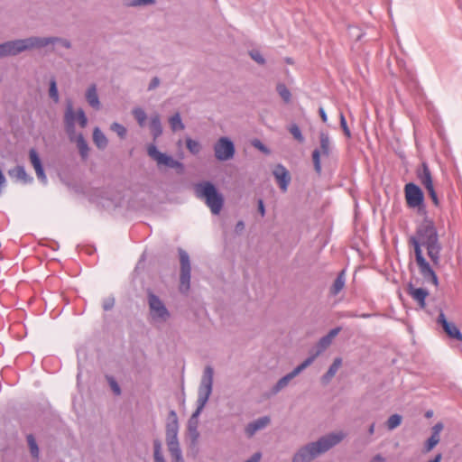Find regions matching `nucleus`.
<instances>
[{
	"instance_id": "f257e3e1",
	"label": "nucleus",
	"mask_w": 462,
	"mask_h": 462,
	"mask_svg": "<svg viewBox=\"0 0 462 462\" xmlns=\"http://www.w3.org/2000/svg\"><path fill=\"white\" fill-rule=\"evenodd\" d=\"M346 433L343 430L330 432L317 441L308 443L300 448L293 456L292 462H311L318 456L328 451L339 444Z\"/></svg>"
},
{
	"instance_id": "f03ea898",
	"label": "nucleus",
	"mask_w": 462,
	"mask_h": 462,
	"mask_svg": "<svg viewBox=\"0 0 462 462\" xmlns=\"http://www.w3.org/2000/svg\"><path fill=\"white\" fill-rule=\"evenodd\" d=\"M214 369L210 365H207L203 371L202 378L199 387L197 409L192 413L188 423V430L193 443H196L199 438L198 430V417L200 415L206 406L213 388Z\"/></svg>"
},
{
	"instance_id": "7ed1b4c3",
	"label": "nucleus",
	"mask_w": 462,
	"mask_h": 462,
	"mask_svg": "<svg viewBox=\"0 0 462 462\" xmlns=\"http://www.w3.org/2000/svg\"><path fill=\"white\" fill-rule=\"evenodd\" d=\"M417 237L420 243L427 248L428 256L435 265L439 263L441 245L439 243V236L432 221L425 220L417 229Z\"/></svg>"
},
{
	"instance_id": "20e7f679",
	"label": "nucleus",
	"mask_w": 462,
	"mask_h": 462,
	"mask_svg": "<svg viewBox=\"0 0 462 462\" xmlns=\"http://www.w3.org/2000/svg\"><path fill=\"white\" fill-rule=\"evenodd\" d=\"M194 193L197 199L205 202L213 215H218L221 212L225 203L224 196L212 182L204 180L196 183Z\"/></svg>"
},
{
	"instance_id": "39448f33",
	"label": "nucleus",
	"mask_w": 462,
	"mask_h": 462,
	"mask_svg": "<svg viewBox=\"0 0 462 462\" xmlns=\"http://www.w3.org/2000/svg\"><path fill=\"white\" fill-rule=\"evenodd\" d=\"M410 244H411L414 247L416 263L419 266L420 273L422 275L424 281L428 283L433 284L435 287H438V276L430 263L423 257L419 241L415 237H411Z\"/></svg>"
},
{
	"instance_id": "423d86ee",
	"label": "nucleus",
	"mask_w": 462,
	"mask_h": 462,
	"mask_svg": "<svg viewBox=\"0 0 462 462\" xmlns=\"http://www.w3.org/2000/svg\"><path fill=\"white\" fill-rule=\"evenodd\" d=\"M5 57L17 56L20 53L33 49H39L38 36H31L24 39H16L3 42Z\"/></svg>"
},
{
	"instance_id": "0eeeda50",
	"label": "nucleus",
	"mask_w": 462,
	"mask_h": 462,
	"mask_svg": "<svg viewBox=\"0 0 462 462\" xmlns=\"http://www.w3.org/2000/svg\"><path fill=\"white\" fill-rule=\"evenodd\" d=\"M147 303L149 314L153 322L164 323L169 319L171 314L165 304L150 290L147 291Z\"/></svg>"
},
{
	"instance_id": "6e6552de",
	"label": "nucleus",
	"mask_w": 462,
	"mask_h": 462,
	"mask_svg": "<svg viewBox=\"0 0 462 462\" xmlns=\"http://www.w3.org/2000/svg\"><path fill=\"white\" fill-rule=\"evenodd\" d=\"M178 252L180 263V291L186 293L190 287V260L189 254L182 248H179Z\"/></svg>"
},
{
	"instance_id": "1a4fd4ad",
	"label": "nucleus",
	"mask_w": 462,
	"mask_h": 462,
	"mask_svg": "<svg viewBox=\"0 0 462 462\" xmlns=\"http://www.w3.org/2000/svg\"><path fill=\"white\" fill-rule=\"evenodd\" d=\"M319 149H315L312 152V162L314 165L315 171L319 174L321 172V162L320 156L328 157L331 152V142L328 133L320 132L319 133Z\"/></svg>"
},
{
	"instance_id": "9d476101",
	"label": "nucleus",
	"mask_w": 462,
	"mask_h": 462,
	"mask_svg": "<svg viewBox=\"0 0 462 462\" xmlns=\"http://www.w3.org/2000/svg\"><path fill=\"white\" fill-rule=\"evenodd\" d=\"M340 331L341 328L337 327L332 328L326 336L322 337L310 351V356L305 359L303 363H307L309 367L314 360L332 344L334 337H336Z\"/></svg>"
},
{
	"instance_id": "9b49d317",
	"label": "nucleus",
	"mask_w": 462,
	"mask_h": 462,
	"mask_svg": "<svg viewBox=\"0 0 462 462\" xmlns=\"http://www.w3.org/2000/svg\"><path fill=\"white\" fill-rule=\"evenodd\" d=\"M147 153L153 161L156 162L159 167L166 166L171 169H179L180 171H183V164L181 162L176 161L166 153L161 152L158 151L156 145L152 143L147 146Z\"/></svg>"
},
{
	"instance_id": "f8f14e48",
	"label": "nucleus",
	"mask_w": 462,
	"mask_h": 462,
	"mask_svg": "<svg viewBox=\"0 0 462 462\" xmlns=\"http://www.w3.org/2000/svg\"><path fill=\"white\" fill-rule=\"evenodd\" d=\"M213 148L216 159L220 162L233 159L236 153L235 144L228 137H220Z\"/></svg>"
},
{
	"instance_id": "ddd939ff",
	"label": "nucleus",
	"mask_w": 462,
	"mask_h": 462,
	"mask_svg": "<svg viewBox=\"0 0 462 462\" xmlns=\"http://www.w3.org/2000/svg\"><path fill=\"white\" fill-rule=\"evenodd\" d=\"M407 206L411 208H420L423 205L424 195L421 189L412 183H407L404 187Z\"/></svg>"
},
{
	"instance_id": "4468645a",
	"label": "nucleus",
	"mask_w": 462,
	"mask_h": 462,
	"mask_svg": "<svg viewBox=\"0 0 462 462\" xmlns=\"http://www.w3.org/2000/svg\"><path fill=\"white\" fill-rule=\"evenodd\" d=\"M307 367H308V364L302 362L300 365L296 366L291 372H290L286 375L282 376L281 379L278 380V382L275 383V385L272 388V393L277 394L280 391H282L283 388H285L294 377H296L298 374H300Z\"/></svg>"
},
{
	"instance_id": "2eb2a0df",
	"label": "nucleus",
	"mask_w": 462,
	"mask_h": 462,
	"mask_svg": "<svg viewBox=\"0 0 462 462\" xmlns=\"http://www.w3.org/2000/svg\"><path fill=\"white\" fill-rule=\"evenodd\" d=\"M273 175L275 178L282 191L285 192L291 182V174L289 171L281 163L274 166Z\"/></svg>"
},
{
	"instance_id": "dca6fc26",
	"label": "nucleus",
	"mask_w": 462,
	"mask_h": 462,
	"mask_svg": "<svg viewBox=\"0 0 462 462\" xmlns=\"http://www.w3.org/2000/svg\"><path fill=\"white\" fill-rule=\"evenodd\" d=\"M406 291L408 295L418 304L420 309L426 308V299L429 296V291L424 288H418L410 282L407 285Z\"/></svg>"
},
{
	"instance_id": "f3484780",
	"label": "nucleus",
	"mask_w": 462,
	"mask_h": 462,
	"mask_svg": "<svg viewBox=\"0 0 462 462\" xmlns=\"http://www.w3.org/2000/svg\"><path fill=\"white\" fill-rule=\"evenodd\" d=\"M77 111H74L71 101H68L64 113V125L66 133L72 138L75 134V125L77 122Z\"/></svg>"
},
{
	"instance_id": "a211bd4d",
	"label": "nucleus",
	"mask_w": 462,
	"mask_h": 462,
	"mask_svg": "<svg viewBox=\"0 0 462 462\" xmlns=\"http://www.w3.org/2000/svg\"><path fill=\"white\" fill-rule=\"evenodd\" d=\"M438 323L440 324L447 335L453 339L462 340V333L457 327L446 319L445 314L441 311L438 317Z\"/></svg>"
},
{
	"instance_id": "6ab92c4d",
	"label": "nucleus",
	"mask_w": 462,
	"mask_h": 462,
	"mask_svg": "<svg viewBox=\"0 0 462 462\" xmlns=\"http://www.w3.org/2000/svg\"><path fill=\"white\" fill-rule=\"evenodd\" d=\"M29 159L31 162V164L35 170L36 176L40 181H42L43 184L47 183V177L44 172L41 158L37 152V151L33 148L30 149L29 151Z\"/></svg>"
},
{
	"instance_id": "aec40b11",
	"label": "nucleus",
	"mask_w": 462,
	"mask_h": 462,
	"mask_svg": "<svg viewBox=\"0 0 462 462\" xmlns=\"http://www.w3.org/2000/svg\"><path fill=\"white\" fill-rule=\"evenodd\" d=\"M179 431L178 417L175 411L169 412L168 421L166 424V440L177 439Z\"/></svg>"
},
{
	"instance_id": "412c9836",
	"label": "nucleus",
	"mask_w": 462,
	"mask_h": 462,
	"mask_svg": "<svg viewBox=\"0 0 462 462\" xmlns=\"http://www.w3.org/2000/svg\"><path fill=\"white\" fill-rule=\"evenodd\" d=\"M270 418L268 416L261 417L250 423L245 429V432L248 438H252L257 431L263 430L270 423Z\"/></svg>"
},
{
	"instance_id": "4be33fe9",
	"label": "nucleus",
	"mask_w": 462,
	"mask_h": 462,
	"mask_svg": "<svg viewBox=\"0 0 462 462\" xmlns=\"http://www.w3.org/2000/svg\"><path fill=\"white\" fill-rule=\"evenodd\" d=\"M56 43L60 44L62 47H64L66 49H70L72 46L70 41H69L68 39H65V38L55 37V36H51V37H39L38 36L39 49H42L51 44L53 45Z\"/></svg>"
},
{
	"instance_id": "5701e85b",
	"label": "nucleus",
	"mask_w": 462,
	"mask_h": 462,
	"mask_svg": "<svg viewBox=\"0 0 462 462\" xmlns=\"http://www.w3.org/2000/svg\"><path fill=\"white\" fill-rule=\"evenodd\" d=\"M416 174L418 180L426 189L434 187L431 172L426 162L421 164L420 168L417 170Z\"/></svg>"
},
{
	"instance_id": "b1692460",
	"label": "nucleus",
	"mask_w": 462,
	"mask_h": 462,
	"mask_svg": "<svg viewBox=\"0 0 462 462\" xmlns=\"http://www.w3.org/2000/svg\"><path fill=\"white\" fill-rule=\"evenodd\" d=\"M86 99L88 105L96 110L100 109V101L97 95V86L92 84L86 91Z\"/></svg>"
},
{
	"instance_id": "393cba45",
	"label": "nucleus",
	"mask_w": 462,
	"mask_h": 462,
	"mask_svg": "<svg viewBox=\"0 0 462 462\" xmlns=\"http://www.w3.org/2000/svg\"><path fill=\"white\" fill-rule=\"evenodd\" d=\"M342 365V359L340 357H337L334 359L332 365L329 366L328 370L321 377V381L323 383H329L332 378L335 376L340 366Z\"/></svg>"
},
{
	"instance_id": "a878e982",
	"label": "nucleus",
	"mask_w": 462,
	"mask_h": 462,
	"mask_svg": "<svg viewBox=\"0 0 462 462\" xmlns=\"http://www.w3.org/2000/svg\"><path fill=\"white\" fill-rule=\"evenodd\" d=\"M150 130L153 137V140H156L158 137L162 135V126L159 114H154L153 116H152L150 120Z\"/></svg>"
},
{
	"instance_id": "bb28decb",
	"label": "nucleus",
	"mask_w": 462,
	"mask_h": 462,
	"mask_svg": "<svg viewBox=\"0 0 462 462\" xmlns=\"http://www.w3.org/2000/svg\"><path fill=\"white\" fill-rule=\"evenodd\" d=\"M9 175L13 178L20 180L24 183H29L32 181V178L29 176L23 166H16L14 169L9 171Z\"/></svg>"
},
{
	"instance_id": "cd10ccee",
	"label": "nucleus",
	"mask_w": 462,
	"mask_h": 462,
	"mask_svg": "<svg viewBox=\"0 0 462 462\" xmlns=\"http://www.w3.org/2000/svg\"><path fill=\"white\" fill-rule=\"evenodd\" d=\"M346 283V276H345V271L342 270L335 279L332 286L329 289V292L331 295L336 296L345 287Z\"/></svg>"
},
{
	"instance_id": "c85d7f7f",
	"label": "nucleus",
	"mask_w": 462,
	"mask_h": 462,
	"mask_svg": "<svg viewBox=\"0 0 462 462\" xmlns=\"http://www.w3.org/2000/svg\"><path fill=\"white\" fill-rule=\"evenodd\" d=\"M93 142L100 150L105 149L108 143L107 138L98 127H96L93 131Z\"/></svg>"
},
{
	"instance_id": "c756f323",
	"label": "nucleus",
	"mask_w": 462,
	"mask_h": 462,
	"mask_svg": "<svg viewBox=\"0 0 462 462\" xmlns=\"http://www.w3.org/2000/svg\"><path fill=\"white\" fill-rule=\"evenodd\" d=\"M77 146L79 152L80 156L83 159H86L88 155V145L84 139V136L79 134L76 138Z\"/></svg>"
},
{
	"instance_id": "7c9ffc66",
	"label": "nucleus",
	"mask_w": 462,
	"mask_h": 462,
	"mask_svg": "<svg viewBox=\"0 0 462 462\" xmlns=\"http://www.w3.org/2000/svg\"><path fill=\"white\" fill-rule=\"evenodd\" d=\"M26 439H27L28 447H29L30 453H31L32 457L35 460H38L40 450H39V447L37 445L35 438L33 437V435L29 434V435H27Z\"/></svg>"
},
{
	"instance_id": "2f4dec72",
	"label": "nucleus",
	"mask_w": 462,
	"mask_h": 462,
	"mask_svg": "<svg viewBox=\"0 0 462 462\" xmlns=\"http://www.w3.org/2000/svg\"><path fill=\"white\" fill-rule=\"evenodd\" d=\"M169 124L173 132L178 130H183L185 128L184 124L182 123L180 113H176L169 118Z\"/></svg>"
},
{
	"instance_id": "473e14b6",
	"label": "nucleus",
	"mask_w": 462,
	"mask_h": 462,
	"mask_svg": "<svg viewBox=\"0 0 462 462\" xmlns=\"http://www.w3.org/2000/svg\"><path fill=\"white\" fill-rule=\"evenodd\" d=\"M276 90L279 94V96L282 97V99L285 103H290L291 99V91L288 89V88L283 83H278L276 86Z\"/></svg>"
},
{
	"instance_id": "72a5a7b5",
	"label": "nucleus",
	"mask_w": 462,
	"mask_h": 462,
	"mask_svg": "<svg viewBox=\"0 0 462 462\" xmlns=\"http://www.w3.org/2000/svg\"><path fill=\"white\" fill-rule=\"evenodd\" d=\"M132 114L135 120L137 121L138 125L141 127H143L145 125V121L147 119V116L144 110L141 107H135L133 109Z\"/></svg>"
},
{
	"instance_id": "f704fd0d",
	"label": "nucleus",
	"mask_w": 462,
	"mask_h": 462,
	"mask_svg": "<svg viewBox=\"0 0 462 462\" xmlns=\"http://www.w3.org/2000/svg\"><path fill=\"white\" fill-rule=\"evenodd\" d=\"M153 457L154 462H165L162 453V443L159 439L153 440Z\"/></svg>"
},
{
	"instance_id": "c9c22d12",
	"label": "nucleus",
	"mask_w": 462,
	"mask_h": 462,
	"mask_svg": "<svg viewBox=\"0 0 462 462\" xmlns=\"http://www.w3.org/2000/svg\"><path fill=\"white\" fill-rule=\"evenodd\" d=\"M186 146L189 152L194 155L199 153L201 151V144L191 138L186 139Z\"/></svg>"
},
{
	"instance_id": "e433bc0d",
	"label": "nucleus",
	"mask_w": 462,
	"mask_h": 462,
	"mask_svg": "<svg viewBox=\"0 0 462 462\" xmlns=\"http://www.w3.org/2000/svg\"><path fill=\"white\" fill-rule=\"evenodd\" d=\"M155 0H124V5L127 7H137L153 5Z\"/></svg>"
},
{
	"instance_id": "4c0bfd02",
	"label": "nucleus",
	"mask_w": 462,
	"mask_h": 462,
	"mask_svg": "<svg viewBox=\"0 0 462 462\" xmlns=\"http://www.w3.org/2000/svg\"><path fill=\"white\" fill-rule=\"evenodd\" d=\"M402 416L399 414H393L389 417V419L386 421V426L389 430H393L402 423Z\"/></svg>"
},
{
	"instance_id": "58836bf2",
	"label": "nucleus",
	"mask_w": 462,
	"mask_h": 462,
	"mask_svg": "<svg viewBox=\"0 0 462 462\" xmlns=\"http://www.w3.org/2000/svg\"><path fill=\"white\" fill-rule=\"evenodd\" d=\"M49 96L55 103L59 102L60 96L57 88L56 79L54 78H51L50 80Z\"/></svg>"
},
{
	"instance_id": "ea45409f",
	"label": "nucleus",
	"mask_w": 462,
	"mask_h": 462,
	"mask_svg": "<svg viewBox=\"0 0 462 462\" xmlns=\"http://www.w3.org/2000/svg\"><path fill=\"white\" fill-rule=\"evenodd\" d=\"M169 452L171 456H180V452H181V449L180 448L179 440L177 439H169L166 440Z\"/></svg>"
},
{
	"instance_id": "a19ab883",
	"label": "nucleus",
	"mask_w": 462,
	"mask_h": 462,
	"mask_svg": "<svg viewBox=\"0 0 462 462\" xmlns=\"http://www.w3.org/2000/svg\"><path fill=\"white\" fill-rule=\"evenodd\" d=\"M440 440V437L437 435L431 434V436L428 439L424 449L425 452H430Z\"/></svg>"
},
{
	"instance_id": "79ce46f5",
	"label": "nucleus",
	"mask_w": 462,
	"mask_h": 462,
	"mask_svg": "<svg viewBox=\"0 0 462 462\" xmlns=\"http://www.w3.org/2000/svg\"><path fill=\"white\" fill-rule=\"evenodd\" d=\"M77 122L79 125L80 127L85 128L88 125V118L85 115V112L82 108H79L77 110Z\"/></svg>"
},
{
	"instance_id": "37998d69",
	"label": "nucleus",
	"mask_w": 462,
	"mask_h": 462,
	"mask_svg": "<svg viewBox=\"0 0 462 462\" xmlns=\"http://www.w3.org/2000/svg\"><path fill=\"white\" fill-rule=\"evenodd\" d=\"M249 56L252 60H254L256 63L260 65L265 64V59L262 55V53L258 50H252L249 51Z\"/></svg>"
},
{
	"instance_id": "c03bdc74",
	"label": "nucleus",
	"mask_w": 462,
	"mask_h": 462,
	"mask_svg": "<svg viewBox=\"0 0 462 462\" xmlns=\"http://www.w3.org/2000/svg\"><path fill=\"white\" fill-rule=\"evenodd\" d=\"M289 131L297 141H299L300 143L304 142V137L301 134L300 127L297 125H291Z\"/></svg>"
},
{
	"instance_id": "a18cd8bd",
	"label": "nucleus",
	"mask_w": 462,
	"mask_h": 462,
	"mask_svg": "<svg viewBox=\"0 0 462 462\" xmlns=\"http://www.w3.org/2000/svg\"><path fill=\"white\" fill-rule=\"evenodd\" d=\"M111 130L116 132L120 138H125L126 135V128L119 123H113Z\"/></svg>"
},
{
	"instance_id": "49530a36",
	"label": "nucleus",
	"mask_w": 462,
	"mask_h": 462,
	"mask_svg": "<svg viewBox=\"0 0 462 462\" xmlns=\"http://www.w3.org/2000/svg\"><path fill=\"white\" fill-rule=\"evenodd\" d=\"M339 119H340V126H341L345 135L348 138L351 137V132L346 125V118H345V116L343 113H340Z\"/></svg>"
},
{
	"instance_id": "de8ad7c7",
	"label": "nucleus",
	"mask_w": 462,
	"mask_h": 462,
	"mask_svg": "<svg viewBox=\"0 0 462 462\" xmlns=\"http://www.w3.org/2000/svg\"><path fill=\"white\" fill-rule=\"evenodd\" d=\"M109 385L116 395L121 394V389L117 382L113 377L107 378Z\"/></svg>"
},
{
	"instance_id": "09e8293b",
	"label": "nucleus",
	"mask_w": 462,
	"mask_h": 462,
	"mask_svg": "<svg viewBox=\"0 0 462 462\" xmlns=\"http://www.w3.org/2000/svg\"><path fill=\"white\" fill-rule=\"evenodd\" d=\"M115 306V298L114 297H107L103 301V309L104 310L107 311L114 308Z\"/></svg>"
},
{
	"instance_id": "8fccbe9b",
	"label": "nucleus",
	"mask_w": 462,
	"mask_h": 462,
	"mask_svg": "<svg viewBox=\"0 0 462 462\" xmlns=\"http://www.w3.org/2000/svg\"><path fill=\"white\" fill-rule=\"evenodd\" d=\"M254 147L257 148L261 152L268 154L270 152L269 149L260 141V140H254L253 142Z\"/></svg>"
},
{
	"instance_id": "3c124183",
	"label": "nucleus",
	"mask_w": 462,
	"mask_h": 462,
	"mask_svg": "<svg viewBox=\"0 0 462 462\" xmlns=\"http://www.w3.org/2000/svg\"><path fill=\"white\" fill-rule=\"evenodd\" d=\"M427 191H428L429 196L430 197L432 202L434 203V205L439 206V199H438V196H437L434 187L427 189Z\"/></svg>"
},
{
	"instance_id": "603ef678",
	"label": "nucleus",
	"mask_w": 462,
	"mask_h": 462,
	"mask_svg": "<svg viewBox=\"0 0 462 462\" xmlns=\"http://www.w3.org/2000/svg\"><path fill=\"white\" fill-rule=\"evenodd\" d=\"M160 85V79L158 77H154L152 79L149 86H148V90L151 91V90H153L155 89L158 86Z\"/></svg>"
},
{
	"instance_id": "864d4df0",
	"label": "nucleus",
	"mask_w": 462,
	"mask_h": 462,
	"mask_svg": "<svg viewBox=\"0 0 462 462\" xmlns=\"http://www.w3.org/2000/svg\"><path fill=\"white\" fill-rule=\"evenodd\" d=\"M443 430V424L439 422L437 424H435L433 427H432V434L433 435H437V436H439L441 430Z\"/></svg>"
},
{
	"instance_id": "5fc2aeb1",
	"label": "nucleus",
	"mask_w": 462,
	"mask_h": 462,
	"mask_svg": "<svg viewBox=\"0 0 462 462\" xmlns=\"http://www.w3.org/2000/svg\"><path fill=\"white\" fill-rule=\"evenodd\" d=\"M261 457H262L261 453L256 452L249 459H247L245 462H260Z\"/></svg>"
},
{
	"instance_id": "6e6d98bb",
	"label": "nucleus",
	"mask_w": 462,
	"mask_h": 462,
	"mask_svg": "<svg viewBox=\"0 0 462 462\" xmlns=\"http://www.w3.org/2000/svg\"><path fill=\"white\" fill-rule=\"evenodd\" d=\"M258 211H259V213L261 214L262 217H263L265 215V208H264V205H263V199H259L258 200Z\"/></svg>"
},
{
	"instance_id": "4d7b16f0",
	"label": "nucleus",
	"mask_w": 462,
	"mask_h": 462,
	"mask_svg": "<svg viewBox=\"0 0 462 462\" xmlns=\"http://www.w3.org/2000/svg\"><path fill=\"white\" fill-rule=\"evenodd\" d=\"M319 116H320V117H321V120H322L324 123H326V122L328 121V116H327V114H326V112H325V110H324V108H323V107H319Z\"/></svg>"
},
{
	"instance_id": "13d9d810",
	"label": "nucleus",
	"mask_w": 462,
	"mask_h": 462,
	"mask_svg": "<svg viewBox=\"0 0 462 462\" xmlns=\"http://www.w3.org/2000/svg\"><path fill=\"white\" fill-rule=\"evenodd\" d=\"M369 462H385V458L380 455H375Z\"/></svg>"
},
{
	"instance_id": "bf43d9fd",
	"label": "nucleus",
	"mask_w": 462,
	"mask_h": 462,
	"mask_svg": "<svg viewBox=\"0 0 462 462\" xmlns=\"http://www.w3.org/2000/svg\"><path fill=\"white\" fill-rule=\"evenodd\" d=\"M171 457L173 459V462H184L181 452H180V456L179 457L178 456H171Z\"/></svg>"
},
{
	"instance_id": "052dcab7",
	"label": "nucleus",
	"mask_w": 462,
	"mask_h": 462,
	"mask_svg": "<svg viewBox=\"0 0 462 462\" xmlns=\"http://www.w3.org/2000/svg\"><path fill=\"white\" fill-rule=\"evenodd\" d=\"M245 228V224L243 221H238L236 226V229L237 231H240V230H243Z\"/></svg>"
},
{
	"instance_id": "680f3d73",
	"label": "nucleus",
	"mask_w": 462,
	"mask_h": 462,
	"mask_svg": "<svg viewBox=\"0 0 462 462\" xmlns=\"http://www.w3.org/2000/svg\"><path fill=\"white\" fill-rule=\"evenodd\" d=\"M441 458H442V455L440 453H439L438 455H436V457L433 459H431L428 462H440Z\"/></svg>"
},
{
	"instance_id": "e2e57ef3",
	"label": "nucleus",
	"mask_w": 462,
	"mask_h": 462,
	"mask_svg": "<svg viewBox=\"0 0 462 462\" xmlns=\"http://www.w3.org/2000/svg\"><path fill=\"white\" fill-rule=\"evenodd\" d=\"M357 316H358L357 314L353 313V312H346L342 315V317H346V318H356Z\"/></svg>"
},
{
	"instance_id": "0e129e2a",
	"label": "nucleus",
	"mask_w": 462,
	"mask_h": 462,
	"mask_svg": "<svg viewBox=\"0 0 462 462\" xmlns=\"http://www.w3.org/2000/svg\"><path fill=\"white\" fill-rule=\"evenodd\" d=\"M2 58H5V49H4L3 42L0 43V59H2Z\"/></svg>"
},
{
	"instance_id": "69168bd1",
	"label": "nucleus",
	"mask_w": 462,
	"mask_h": 462,
	"mask_svg": "<svg viewBox=\"0 0 462 462\" xmlns=\"http://www.w3.org/2000/svg\"><path fill=\"white\" fill-rule=\"evenodd\" d=\"M374 430H375V424L374 423H372L369 428H368V433L370 435H373L374 433Z\"/></svg>"
},
{
	"instance_id": "338daca9",
	"label": "nucleus",
	"mask_w": 462,
	"mask_h": 462,
	"mask_svg": "<svg viewBox=\"0 0 462 462\" xmlns=\"http://www.w3.org/2000/svg\"><path fill=\"white\" fill-rule=\"evenodd\" d=\"M357 317H360V318H363V319H366V318L371 317V315H370V314L364 313V314L358 315Z\"/></svg>"
},
{
	"instance_id": "774afa93",
	"label": "nucleus",
	"mask_w": 462,
	"mask_h": 462,
	"mask_svg": "<svg viewBox=\"0 0 462 462\" xmlns=\"http://www.w3.org/2000/svg\"><path fill=\"white\" fill-rule=\"evenodd\" d=\"M430 415H431V413L428 411L427 412V417H430Z\"/></svg>"
}]
</instances>
